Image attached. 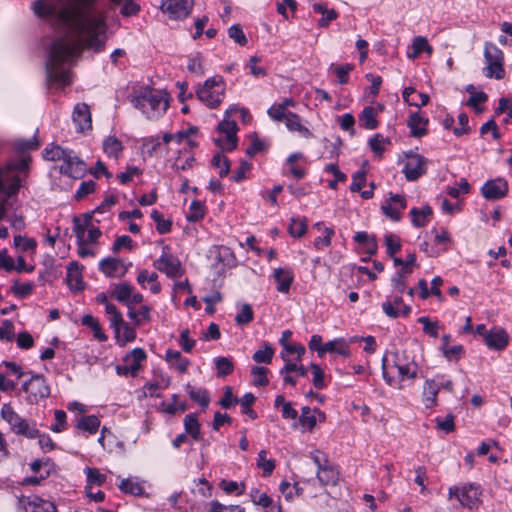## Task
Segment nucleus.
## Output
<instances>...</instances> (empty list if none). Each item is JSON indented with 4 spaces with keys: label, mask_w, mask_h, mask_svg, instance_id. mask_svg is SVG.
Returning a JSON list of instances; mask_svg holds the SVG:
<instances>
[{
    "label": "nucleus",
    "mask_w": 512,
    "mask_h": 512,
    "mask_svg": "<svg viewBox=\"0 0 512 512\" xmlns=\"http://www.w3.org/2000/svg\"><path fill=\"white\" fill-rule=\"evenodd\" d=\"M183 425L186 435H189L195 441L201 439V426L197 414H187L183 420Z\"/></svg>",
    "instance_id": "5701e85b"
},
{
    "label": "nucleus",
    "mask_w": 512,
    "mask_h": 512,
    "mask_svg": "<svg viewBox=\"0 0 512 512\" xmlns=\"http://www.w3.org/2000/svg\"><path fill=\"white\" fill-rule=\"evenodd\" d=\"M100 420L95 415H88L81 417L77 422V428L94 434L98 431Z\"/></svg>",
    "instance_id": "473e14b6"
},
{
    "label": "nucleus",
    "mask_w": 512,
    "mask_h": 512,
    "mask_svg": "<svg viewBox=\"0 0 512 512\" xmlns=\"http://www.w3.org/2000/svg\"><path fill=\"white\" fill-rule=\"evenodd\" d=\"M111 8L123 5V16L135 15L140 7L133 0H110ZM34 13L50 18L63 26V33L52 40L46 61V77L49 85H70V66L81 52L82 44L99 52L106 41V15L98 0H36Z\"/></svg>",
    "instance_id": "f257e3e1"
},
{
    "label": "nucleus",
    "mask_w": 512,
    "mask_h": 512,
    "mask_svg": "<svg viewBox=\"0 0 512 512\" xmlns=\"http://www.w3.org/2000/svg\"><path fill=\"white\" fill-rule=\"evenodd\" d=\"M215 366L217 369V376L224 377L233 372V362L227 357H218L215 359Z\"/></svg>",
    "instance_id": "a18cd8bd"
},
{
    "label": "nucleus",
    "mask_w": 512,
    "mask_h": 512,
    "mask_svg": "<svg viewBox=\"0 0 512 512\" xmlns=\"http://www.w3.org/2000/svg\"><path fill=\"white\" fill-rule=\"evenodd\" d=\"M115 332L117 343L120 346H125L128 342H132L136 338L135 328L130 326L127 322L122 319V323H116L115 326H111Z\"/></svg>",
    "instance_id": "a211bd4d"
},
{
    "label": "nucleus",
    "mask_w": 512,
    "mask_h": 512,
    "mask_svg": "<svg viewBox=\"0 0 512 512\" xmlns=\"http://www.w3.org/2000/svg\"><path fill=\"white\" fill-rule=\"evenodd\" d=\"M150 307L147 305H142L138 310L135 311L136 318H130L135 326H140L144 322H149L151 320L150 316Z\"/></svg>",
    "instance_id": "e2e57ef3"
},
{
    "label": "nucleus",
    "mask_w": 512,
    "mask_h": 512,
    "mask_svg": "<svg viewBox=\"0 0 512 512\" xmlns=\"http://www.w3.org/2000/svg\"><path fill=\"white\" fill-rule=\"evenodd\" d=\"M82 269L77 261H71L67 266L66 283L70 289L79 291L84 288Z\"/></svg>",
    "instance_id": "f3484780"
},
{
    "label": "nucleus",
    "mask_w": 512,
    "mask_h": 512,
    "mask_svg": "<svg viewBox=\"0 0 512 512\" xmlns=\"http://www.w3.org/2000/svg\"><path fill=\"white\" fill-rule=\"evenodd\" d=\"M165 359L182 374L186 373L190 366V361L187 358L182 357L181 353L176 350L168 349L166 351Z\"/></svg>",
    "instance_id": "b1692460"
},
{
    "label": "nucleus",
    "mask_w": 512,
    "mask_h": 512,
    "mask_svg": "<svg viewBox=\"0 0 512 512\" xmlns=\"http://www.w3.org/2000/svg\"><path fill=\"white\" fill-rule=\"evenodd\" d=\"M212 165L220 168V177L227 176L230 171V161L219 153L213 156Z\"/></svg>",
    "instance_id": "6e6d98bb"
},
{
    "label": "nucleus",
    "mask_w": 512,
    "mask_h": 512,
    "mask_svg": "<svg viewBox=\"0 0 512 512\" xmlns=\"http://www.w3.org/2000/svg\"><path fill=\"white\" fill-rule=\"evenodd\" d=\"M285 123L290 131H296L304 138H310L312 136L310 130L302 125L300 117L295 113L288 112Z\"/></svg>",
    "instance_id": "393cba45"
},
{
    "label": "nucleus",
    "mask_w": 512,
    "mask_h": 512,
    "mask_svg": "<svg viewBox=\"0 0 512 512\" xmlns=\"http://www.w3.org/2000/svg\"><path fill=\"white\" fill-rule=\"evenodd\" d=\"M299 421L303 427H306L309 431H311L315 427L317 421H325V414L319 409H313L311 414L300 415Z\"/></svg>",
    "instance_id": "f704fd0d"
},
{
    "label": "nucleus",
    "mask_w": 512,
    "mask_h": 512,
    "mask_svg": "<svg viewBox=\"0 0 512 512\" xmlns=\"http://www.w3.org/2000/svg\"><path fill=\"white\" fill-rule=\"evenodd\" d=\"M163 11L167 12L172 19L187 17L193 7V0H163Z\"/></svg>",
    "instance_id": "9d476101"
},
{
    "label": "nucleus",
    "mask_w": 512,
    "mask_h": 512,
    "mask_svg": "<svg viewBox=\"0 0 512 512\" xmlns=\"http://www.w3.org/2000/svg\"><path fill=\"white\" fill-rule=\"evenodd\" d=\"M449 499L455 497L463 507L472 509L480 503V487L476 484L455 485L449 488Z\"/></svg>",
    "instance_id": "20e7f679"
},
{
    "label": "nucleus",
    "mask_w": 512,
    "mask_h": 512,
    "mask_svg": "<svg viewBox=\"0 0 512 512\" xmlns=\"http://www.w3.org/2000/svg\"><path fill=\"white\" fill-rule=\"evenodd\" d=\"M85 472L89 484L100 486L106 479V476L101 474L96 468H86Z\"/></svg>",
    "instance_id": "774afa93"
},
{
    "label": "nucleus",
    "mask_w": 512,
    "mask_h": 512,
    "mask_svg": "<svg viewBox=\"0 0 512 512\" xmlns=\"http://www.w3.org/2000/svg\"><path fill=\"white\" fill-rule=\"evenodd\" d=\"M406 208V200L403 196L395 194L391 195L389 200L382 205L383 213L393 221H399L401 211Z\"/></svg>",
    "instance_id": "4468645a"
},
{
    "label": "nucleus",
    "mask_w": 512,
    "mask_h": 512,
    "mask_svg": "<svg viewBox=\"0 0 512 512\" xmlns=\"http://www.w3.org/2000/svg\"><path fill=\"white\" fill-rule=\"evenodd\" d=\"M154 267L165 273L169 278H179L183 274L181 262L166 251H163L160 258L154 262Z\"/></svg>",
    "instance_id": "0eeeda50"
},
{
    "label": "nucleus",
    "mask_w": 512,
    "mask_h": 512,
    "mask_svg": "<svg viewBox=\"0 0 512 512\" xmlns=\"http://www.w3.org/2000/svg\"><path fill=\"white\" fill-rule=\"evenodd\" d=\"M190 398L197 402L201 407L207 408L210 402L209 394L206 389H194L190 384L186 385Z\"/></svg>",
    "instance_id": "c9c22d12"
},
{
    "label": "nucleus",
    "mask_w": 512,
    "mask_h": 512,
    "mask_svg": "<svg viewBox=\"0 0 512 512\" xmlns=\"http://www.w3.org/2000/svg\"><path fill=\"white\" fill-rule=\"evenodd\" d=\"M92 221V216L89 214H86L84 217L83 222L77 217L73 220V232L77 238V244H81L85 242V230L86 228H89Z\"/></svg>",
    "instance_id": "2f4dec72"
},
{
    "label": "nucleus",
    "mask_w": 512,
    "mask_h": 512,
    "mask_svg": "<svg viewBox=\"0 0 512 512\" xmlns=\"http://www.w3.org/2000/svg\"><path fill=\"white\" fill-rule=\"evenodd\" d=\"M2 418L11 426V429L15 431L21 424L24 418L20 417L11 406L3 405L1 409Z\"/></svg>",
    "instance_id": "e433bc0d"
},
{
    "label": "nucleus",
    "mask_w": 512,
    "mask_h": 512,
    "mask_svg": "<svg viewBox=\"0 0 512 512\" xmlns=\"http://www.w3.org/2000/svg\"><path fill=\"white\" fill-rule=\"evenodd\" d=\"M99 269L107 277H122L127 271L120 259L112 257L102 259L99 263Z\"/></svg>",
    "instance_id": "dca6fc26"
},
{
    "label": "nucleus",
    "mask_w": 512,
    "mask_h": 512,
    "mask_svg": "<svg viewBox=\"0 0 512 512\" xmlns=\"http://www.w3.org/2000/svg\"><path fill=\"white\" fill-rule=\"evenodd\" d=\"M273 355H274V349L272 348V346L270 344L265 343L264 348L257 350L253 354L252 358L256 363L270 364L272 361Z\"/></svg>",
    "instance_id": "37998d69"
},
{
    "label": "nucleus",
    "mask_w": 512,
    "mask_h": 512,
    "mask_svg": "<svg viewBox=\"0 0 512 512\" xmlns=\"http://www.w3.org/2000/svg\"><path fill=\"white\" fill-rule=\"evenodd\" d=\"M441 386L433 379L425 381L423 386V403L426 408H432L437 404V395Z\"/></svg>",
    "instance_id": "aec40b11"
},
{
    "label": "nucleus",
    "mask_w": 512,
    "mask_h": 512,
    "mask_svg": "<svg viewBox=\"0 0 512 512\" xmlns=\"http://www.w3.org/2000/svg\"><path fill=\"white\" fill-rule=\"evenodd\" d=\"M395 366L398 369L399 376L401 380L405 379H414L417 376V365L414 361L407 362V363H401L399 356L395 355Z\"/></svg>",
    "instance_id": "cd10ccee"
},
{
    "label": "nucleus",
    "mask_w": 512,
    "mask_h": 512,
    "mask_svg": "<svg viewBox=\"0 0 512 512\" xmlns=\"http://www.w3.org/2000/svg\"><path fill=\"white\" fill-rule=\"evenodd\" d=\"M509 336L502 328H493L485 334L484 343L493 350H503L508 344Z\"/></svg>",
    "instance_id": "2eb2a0df"
},
{
    "label": "nucleus",
    "mask_w": 512,
    "mask_h": 512,
    "mask_svg": "<svg viewBox=\"0 0 512 512\" xmlns=\"http://www.w3.org/2000/svg\"><path fill=\"white\" fill-rule=\"evenodd\" d=\"M484 57L487 64V72L485 75L488 78L495 77L496 79H502L504 77L502 51L495 44L486 43L484 48Z\"/></svg>",
    "instance_id": "39448f33"
},
{
    "label": "nucleus",
    "mask_w": 512,
    "mask_h": 512,
    "mask_svg": "<svg viewBox=\"0 0 512 512\" xmlns=\"http://www.w3.org/2000/svg\"><path fill=\"white\" fill-rule=\"evenodd\" d=\"M321 352H323V356L326 353H336L344 357H348L350 355L349 345L343 338H336L326 342L323 345V348H321Z\"/></svg>",
    "instance_id": "4be33fe9"
},
{
    "label": "nucleus",
    "mask_w": 512,
    "mask_h": 512,
    "mask_svg": "<svg viewBox=\"0 0 512 512\" xmlns=\"http://www.w3.org/2000/svg\"><path fill=\"white\" fill-rule=\"evenodd\" d=\"M14 432L30 439L37 438V436H39V430L36 428V423L29 422L26 419H23Z\"/></svg>",
    "instance_id": "a19ab883"
},
{
    "label": "nucleus",
    "mask_w": 512,
    "mask_h": 512,
    "mask_svg": "<svg viewBox=\"0 0 512 512\" xmlns=\"http://www.w3.org/2000/svg\"><path fill=\"white\" fill-rule=\"evenodd\" d=\"M427 160L419 154H409L403 168L408 181H415L426 173Z\"/></svg>",
    "instance_id": "6e6552de"
},
{
    "label": "nucleus",
    "mask_w": 512,
    "mask_h": 512,
    "mask_svg": "<svg viewBox=\"0 0 512 512\" xmlns=\"http://www.w3.org/2000/svg\"><path fill=\"white\" fill-rule=\"evenodd\" d=\"M228 35L230 38H232L236 43H238L241 46H244L247 44V38H246L241 26L238 24L232 25L228 29Z\"/></svg>",
    "instance_id": "0e129e2a"
},
{
    "label": "nucleus",
    "mask_w": 512,
    "mask_h": 512,
    "mask_svg": "<svg viewBox=\"0 0 512 512\" xmlns=\"http://www.w3.org/2000/svg\"><path fill=\"white\" fill-rule=\"evenodd\" d=\"M385 244L387 247V253L393 257L401 249V243L399 238L394 234H387L385 236Z\"/></svg>",
    "instance_id": "69168bd1"
},
{
    "label": "nucleus",
    "mask_w": 512,
    "mask_h": 512,
    "mask_svg": "<svg viewBox=\"0 0 512 512\" xmlns=\"http://www.w3.org/2000/svg\"><path fill=\"white\" fill-rule=\"evenodd\" d=\"M312 374H313V385L316 389H323L326 384L324 381V372L322 371L321 367L318 364H311L310 366Z\"/></svg>",
    "instance_id": "680f3d73"
},
{
    "label": "nucleus",
    "mask_w": 512,
    "mask_h": 512,
    "mask_svg": "<svg viewBox=\"0 0 512 512\" xmlns=\"http://www.w3.org/2000/svg\"><path fill=\"white\" fill-rule=\"evenodd\" d=\"M256 398L252 393H246L238 402L241 405V411L243 414H246L251 419H255L257 417L256 412L251 408Z\"/></svg>",
    "instance_id": "de8ad7c7"
},
{
    "label": "nucleus",
    "mask_w": 512,
    "mask_h": 512,
    "mask_svg": "<svg viewBox=\"0 0 512 512\" xmlns=\"http://www.w3.org/2000/svg\"><path fill=\"white\" fill-rule=\"evenodd\" d=\"M122 149L121 141L114 136H109L103 142V150L109 157L118 158Z\"/></svg>",
    "instance_id": "72a5a7b5"
},
{
    "label": "nucleus",
    "mask_w": 512,
    "mask_h": 512,
    "mask_svg": "<svg viewBox=\"0 0 512 512\" xmlns=\"http://www.w3.org/2000/svg\"><path fill=\"white\" fill-rule=\"evenodd\" d=\"M28 168V158L23 157L16 163H9L7 166L0 168V171H7L5 173V186H7V196H13L20 188V178L14 172L24 171Z\"/></svg>",
    "instance_id": "423d86ee"
},
{
    "label": "nucleus",
    "mask_w": 512,
    "mask_h": 512,
    "mask_svg": "<svg viewBox=\"0 0 512 512\" xmlns=\"http://www.w3.org/2000/svg\"><path fill=\"white\" fill-rule=\"evenodd\" d=\"M289 233L293 237H302L307 231V223L305 219H292L289 225Z\"/></svg>",
    "instance_id": "5fc2aeb1"
},
{
    "label": "nucleus",
    "mask_w": 512,
    "mask_h": 512,
    "mask_svg": "<svg viewBox=\"0 0 512 512\" xmlns=\"http://www.w3.org/2000/svg\"><path fill=\"white\" fill-rule=\"evenodd\" d=\"M416 93L413 87H407L403 90L402 96L403 99L411 106L421 107L425 106L429 102V96L425 93L417 94L418 97H421V102H417L414 98H411L412 95Z\"/></svg>",
    "instance_id": "79ce46f5"
},
{
    "label": "nucleus",
    "mask_w": 512,
    "mask_h": 512,
    "mask_svg": "<svg viewBox=\"0 0 512 512\" xmlns=\"http://www.w3.org/2000/svg\"><path fill=\"white\" fill-rule=\"evenodd\" d=\"M197 98L209 108L218 107L224 99L225 83L220 75L208 78L196 91Z\"/></svg>",
    "instance_id": "7ed1b4c3"
},
{
    "label": "nucleus",
    "mask_w": 512,
    "mask_h": 512,
    "mask_svg": "<svg viewBox=\"0 0 512 512\" xmlns=\"http://www.w3.org/2000/svg\"><path fill=\"white\" fill-rule=\"evenodd\" d=\"M413 52L408 53L409 58H416L422 52H427L428 54H432L433 48L429 45L426 38L418 36L415 37L412 43Z\"/></svg>",
    "instance_id": "ea45409f"
},
{
    "label": "nucleus",
    "mask_w": 512,
    "mask_h": 512,
    "mask_svg": "<svg viewBox=\"0 0 512 512\" xmlns=\"http://www.w3.org/2000/svg\"><path fill=\"white\" fill-rule=\"evenodd\" d=\"M317 479L322 485H335L338 481V472L327 464L317 470Z\"/></svg>",
    "instance_id": "7c9ffc66"
},
{
    "label": "nucleus",
    "mask_w": 512,
    "mask_h": 512,
    "mask_svg": "<svg viewBox=\"0 0 512 512\" xmlns=\"http://www.w3.org/2000/svg\"><path fill=\"white\" fill-rule=\"evenodd\" d=\"M266 455L267 452L265 450H261L258 454L257 460V465L263 470V475L265 477L271 475L275 468V461L273 459H267Z\"/></svg>",
    "instance_id": "09e8293b"
},
{
    "label": "nucleus",
    "mask_w": 512,
    "mask_h": 512,
    "mask_svg": "<svg viewBox=\"0 0 512 512\" xmlns=\"http://www.w3.org/2000/svg\"><path fill=\"white\" fill-rule=\"evenodd\" d=\"M151 218L156 223V230L160 234H166V233L170 232L172 222L170 220H165L163 218V215L159 211L153 210L151 212Z\"/></svg>",
    "instance_id": "49530a36"
},
{
    "label": "nucleus",
    "mask_w": 512,
    "mask_h": 512,
    "mask_svg": "<svg viewBox=\"0 0 512 512\" xmlns=\"http://www.w3.org/2000/svg\"><path fill=\"white\" fill-rule=\"evenodd\" d=\"M26 512H57V508L54 503L43 500L41 498H35L34 500L28 501L25 505Z\"/></svg>",
    "instance_id": "a878e982"
},
{
    "label": "nucleus",
    "mask_w": 512,
    "mask_h": 512,
    "mask_svg": "<svg viewBox=\"0 0 512 512\" xmlns=\"http://www.w3.org/2000/svg\"><path fill=\"white\" fill-rule=\"evenodd\" d=\"M72 119L78 132L84 133L91 130V113L87 104L78 103L74 108Z\"/></svg>",
    "instance_id": "ddd939ff"
},
{
    "label": "nucleus",
    "mask_w": 512,
    "mask_h": 512,
    "mask_svg": "<svg viewBox=\"0 0 512 512\" xmlns=\"http://www.w3.org/2000/svg\"><path fill=\"white\" fill-rule=\"evenodd\" d=\"M254 318V312L249 304H242L240 312L235 316V322L239 326L250 323Z\"/></svg>",
    "instance_id": "8fccbe9b"
},
{
    "label": "nucleus",
    "mask_w": 512,
    "mask_h": 512,
    "mask_svg": "<svg viewBox=\"0 0 512 512\" xmlns=\"http://www.w3.org/2000/svg\"><path fill=\"white\" fill-rule=\"evenodd\" d=\"M410 215L412 217V224L415 227H423L428 223L429 218L432 216V209L429 206H425L422 209L412 208Z\"/></svg>",
    "instance_id": "c756f323"
},
{
    "label": "nucleus",
    "mask_w": 512,
    "mask_h": 512,
    "mask_svg": "<svg viewBox=\"0 0 512 512\" xmlns=\"http://www.w3.org/2000/svg\"><path fill=\"white\" fill-rule=\"evenodd\" d=\"M387 144H390V140L379 133L369 140L371 150L378 156L382 155Z\"/></svg>",
    "instance_id": "c03bdc74"
},
{
    "label": "nucleus",
    "mask_w": 512,
    "mask_h": 512,
    "mask_svg": "<svg viewBox=\"0 0 512 512\" xmlns=\"http://www.w3.org/2000/svg\"><path fill=\"white\" fill-rule=\"evenodd\" d=\"M268 369L263 366H254L251 369V374L254 377L253 383L256 386H266L269 383L267 378Z\"/></svg>",
    "instance_id": "603ef678"
},
{
    "label": "nucleus",
    "mask_w": 512,
    "mask_h": 512,
    "mask_svg": "<svg viewBox=\"0 0 512 512\" xmlns=\"http://www.w3.org/2000/svg\"><path fill=\"white\" fill-rule=\"evenodd\" d=\"M15 336L14 325L10 320H4L0 326V340L12 342Z\"/></svg>",
    "instance_id": "bf43d9fd"
},
{
    "label": "nucleus",
    "mask_w": 512,
    "mask_h": 512,
    "mask_svg": "<svg viewBox=\"0 0 512 512\" xmlns=\"http://www.w3.org/2000/svg\"><path fill=\"white\" fill-rule=\"evenodd\" d=\"M133 291V286L127 282L114 284L111 291V297L115 298L120 303H124L131 298V293Z\"/></svg>",
    "instance_id": "c85d7f7f"
},
{
    "label": "nucleus",
    "mask_w": 512,
    "mask_h": 512,
    "mask_svg": "<svg viewBox=\"0 0 512 512\" xmlns=\"http://www.w3.org/2000/svg\"><path fill=\"white\" fill-rule=\"evenodd\" d=\"M428 119L421 116L419 113H412L407 121V125L410 128L411 136L419 138L427 133Z\"/></svg>",
    "instance_id": "6ab92c4d"
},
{
    "label": "nucleus",
    "mask_w": 512,
    "mask_h": 512,
    "mask_svg": "<svg viewBox=\"0 0 512 512\" xmlns=\"http://www.w3.org/2000/svg\"><path fill=\"white\" fill-rule=\"evenodd\" d=\"M377 115L378 112L374 107L366 106L359 115V121L365 129L373 130L378 126Z\"/></svg>",
    "instance_id": "bb28decb"
},
{
    "label": "nucleus",
    "mask_w": 512,
    "mask_h": 512,
    "mask_svg": "<svg viewBox=\"0 0 512 512\" xmlns=\"http://www.w3.org/2000/svg\"><path fill=\"white\" fill-rule=\"evenodd\" d=\"M82 324L90 327L94 332V337L100 342H104L107 340V336L102 332L100 324L96 318H94L91 314H86L82 317Z\"/></svg>",
    "instance_id": "58836bf2"
},
{
    "label": "nucleus",
    "mask_w": 512,
    "mask_h": 512,
    "mask_svg": "<svg viewBox=\"0 0 512 512\" xmlns=\"http://www.w3.org/2000/svg\"><path fill=\"white\" fill-rule=\"evenodd\" d=\"M55 424L51 426L53 432L59 433L67 428L66 412L63 410H55Z\"/></svg>",
    "instance_id": "338daca9"
},
{
    "label": "nucleus",
    "mask_w": 512,
    "mask_h": 512,
    "mask_svg": "<svg viewBox=\"0 0 512 512\" xmlns=\"http://www.w3.org/2000/svg\"><path fill=\"white\" fill-rule=\"evenodd\" d=\"M22 389L34 399L46 398L50 395V387L44 376L40 374L32 375L28 381L23 383Z\"/></svg>",
    "instance_id": "1a4fd4ad"
},
{
    "label": "nucleus",
    "mask_w": 512,
    "mask_h": 512,
    "mask_svg": "<svg viewBox=\"0 0 512 512\" xmlns=\"http://www.w3.org/2000/svg\"><path fill=\"white\" fill-rule=\"evenodd\" d=\"M482 195L487 200H498L508 193V183L502 178L489 180L481 188Z\"/></svg>",
    "instance_id": "f8f14e48"
},
{
    "label": "nucleus",
    "mask_w": 512,
    "mask_h": 512,
    "mask_svg": "<svg viewBox=\"0 0 512 512\" xmlns=\"http://www.w3.org/2000/svg\"><path fill=\"white\" fill-rule=\"evenodd\" d=\"M134 107L140 109L147 118H156L168 108L167 95L150 87L140 89L132 99Z\"/></svg>",
    "instance_id": "f03ea898"
},
{
    "label": "nucleus",
    "mask_w": 512,
    "mask_h": 512,
    "mask_svg": "<svg viewBox=\"0 0 512 512\" xmlns=\"http://www.w3.org/2000/svg\"><path fill=\"white\" fill-rule=\"evenodd\" d=\"M118 487L122 492L132 495H140L143 492V487L131 479H122Z\"/></svg>",
    "instance_id": "3c124183"
},
{
    "label": "nucleus",
    "mask_w": 512,
    "mask_h": 512,
    "mask_svg": "<svg viewBox=\"0 0 512 512\" xmlns=\"http://www.w3.org/2000/svg\"><path fill=\"white\" fill-rule=\"evenodd\" d=\"M273 277L277 283V290L281 293H287L293 281V274L290 269L277 268L274 270Z\"/></svg>",
    "instance_id": "412c9836"
},
{
    "label": "nucleus",
    "mask_w": 512,
    "mask_h": 512,
    "mask_svg": "<svg viewBox=\"0 0 512 512\" xmlns=\"http://www.w3.org/2000/svg\"><path fill=\"white\" fill-rule=\"evenodd\" d=\"M418 322L423 325V331L431 337H438L439 324L438 322L430 321L429 317L422 316L418 318Z\"/></svg>",
    "instance_id": "13d9d810"
},
{
    "label": "nucleus",
    "mask_w": 512,
    "mask_h": 512,
    "mask_svg": "<svg viewBox=\"0 0 512 512\" xmlns=\"http://www.w3.org/2000/svg\"><path fill=\"white\" fill-rule=\"evenodd\" d=\"M204 216V206L200 201H193L190 204V209L186 218L189 222H196L203 218Z\"/></svg>",
    "instance_id": "864d4df0"
},
{
    "label": "nucleus",
    "mask_w": 512,
    "mask_h": 512,
    "mask_svg": "<svg viewBox=\"0 0 512 512\" xmlns=\"http://www.w3.org/2000/svg\"><path fill=\"white\" fill-rule=\"evenodd\" d=\"M333 235L334 230L332 228L324 227L323 236L317 237L314 240V247L318 250L329 247L331 245V238Z\"/></svg>",
    "instance_id": "4d7b16f0"
},
{
    "label": "nucleus",
    "mask_w": 512,
    "mask_h": 512,
    "mask_svg": "<svg viewBox=\"0 0 512 512\" xmlns=\"http://www.w3.org/2000/svg\"><path fill=\"white\" fill-rule=\"evenodd\" d=\"M71 150H66L61 148L58 145H52L51 147H46L44 150V158L49 161H64L65 158L69 155Z\"/></svg>",
    "instance_id": "4c0bfd02"
},
{
    "label": "nucleus",
    "mask_w": 512,
    "mask_h": 512,
    "mask_svg": "<svg viewBox=\"0 0 512 512\" xmlns=\"http://www.w3.org/2000/svg\"><path fill=\"white\" fill-rule=\"evenodd\" d=\"M36 245L37 243L34 239L26 238L21 235H17L14 237V246L23 252L33 250L36 247Z\"/></svg>",
    "instance_id": "052dcab7"
},
{
    "label": "nucleus",
    "mask_w": 512,
    "mask_h": 512,
    "mask_svg": "<svg viewBox=\"0 0 512 512\" xmlns=\"http://www.w3.org/2000/svg\"><path fill=\"white\" fill-rule=\"evenodd\" d=\"M59 170L62 174L74 179H79L85 174L86 165L73 151H71L60 165Z\"/></svg>",
    "instance_id": "9b49d317"
}]
</instances>
